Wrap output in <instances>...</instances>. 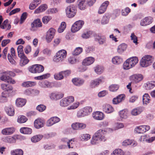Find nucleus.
Listing matches in <instances>:
<instances>
[{
  "label": "nucleus",
  "mask_w": 155,
  "mask_h": 155,
  "mask_svg": "<svg viewBox=\"0 0 155 155\" xmlns=\"http://www.w3.org/2000/svg\"><path fill=\"white\" fill-rule=\"evenodd\" d=\"M8 58L9 62L12 64L16 65V63L12 57L11 55L10 54H8Z\"/></svg>",
  "instance_id": "nucleus-61"
},
{
  "label": "nucleus",
  "mask_w": 155,
  "mask_h": 155,
  "mask_svg": "<svg viewBox=\"0 0 155 155\" xmlns=\"http://www.w3.org/2000/svg\"><path fill=\"white\" fill-rule=\"evenodd\" d=\"M103 109L105 112L107 114L111 113L114 110L113 107L111 105L109 104L105 105Z\"/></svg>",
  "instance_id": "nucleus-30"
},
{
  "label": "nucleus",
  "mask_w": 155,
  "mask_h": 155,
  "mask_svg": "<svg viewBox=\"0 0 155 155\" xmlns=\"http://www.w3.org/2000/svg\"><path fill=\"white\" fill-rule=\"evenodd\" d=\"M130 12V9L129 8L127 7L125 9L122 10L121 14L123 16H126L128 15Z\"/></svg>",
  "instance_id": "nucleus-56"
},
{
  "label": "nucleus",
  "mask_w": 155,
  "mask_h": 155,
  "mask_svg": "<svg viewBox=\"0 0 155 155\" xmlns=\"http://www.w3.org/2000/svg\"><path fill=\"white\" fill-rule=\"evenodd\" d=\"M15 130V128L14 127H7L3 129L1 132L4 135H10L13 134Z\"/></svg>",
  "instance_id": "nucleus-18"
},
{
  "label": "nucleus",
  "mask_w": 155,
  "mask_h": 155,
  "mask_svg": "<svg viewBox=\"0 0 155 155\" xmlns=\"http://www.w3.org/2000/svg\"><path fill=\"white\" fill-rule=\"evenodd\" d=\"M54 78L56 80H60L64 78V76L61 71L58 73L55 74L54 75Z\"/></svg>",
  "instance_id": "nucleus-48"
},
{
  "label": "nucleus",
  "mask_w": 155,
  "mask_h": 155,
  "mask_svg": "<svg viewBox=\"0 0 155 155\" xmlns=\"http://www.w3.org/2000/svg\"><path fill=\"white\" fill-rule=\"evenodd\" d=\"M26 103V100L24 99L19 98L16 101V104L18 107H22L24 106Z\"/></svg>",
  "instance_id": "nucleus-28"
},
{
  "label": "nucleus",
  "mask_w": 155,
  "mask_h": 155,
  "mask_svg": "<svg viewBox=\"0 0 155 155\" xmlns=\"http://www.w3.org/2000/svg\"><path fill=\"white\" fill-rule=\"evenodd\" d=\"M67 51L64 50H61L57 52L53 58V60L56 62L62 61L66 58Z\"/></svg>",
  "instance_id": "nucleus-3"
},
{
  "label": "nucleus",
  "mask_w": 155,
  "mask_h": 155,
  "mask_svg": "<svg viewBox=\"0 0 155 155\" xmlns=\"http://www.w3.org/2000/svg\"><path fill=\"white\" fill-rule=\"evenodd\" d=\"M44 123V121L43 119L39 118L35 121L34 126L36 128L39 129L43 126Z\"/></svg>",
  "instance_id": "nucleus-21"
},
{
  "label": "nucleus",
  "mask_w": 155,
  "mask_h": 155,
  "mask_svg": "<svg viewBox=\"0 0 155 155\" xmlns=\"http://www.w3.org/2000/svg\"><path fill=\"white\" fill-rule=\"evenodd\" d=\"M60 104L61 106L63 107H66L69 105L65 97L63 98L60 101Z\"/></svg>",
  "instance_id": "nucleus-50"
},
{
  "label": "nucleus",
  "mask_w": 155,
  "mask_h": 155,
  "mask_svg": "<svg viewBox=\"0 0 155 155\" xmlns=\"http://www.w3.org/2000/svg\"><path fill=\"white\" fill-rule=\"evenodd\" d=\"M84 24V21L80 20L76 21L72 25L71 31L74 33L79 30L82 27Z\"/></svg>",
  "instance_id": "nucleus-7"
},
{
  "label": "nucleus",
  "mask_w": 155,
  "mask_h": 155,
  "mask_svg": "<svg viewBox=\"0 0 155 155\" xmlns=\"http://www.w3.org/2000/svg\"><path fill=\"white\" fill-rule=\"evenodd\" d=\"M92 109L89 106L86 107L80 110L77 113L78 116H89L92 112Z\"/></svg>",
  "instance_id": "nucleus-6"
},
{
  "label": "nucleus",
  "mask_w": 155,
  "mask_h": 155,
  "mask_svg": "<svg viewBox=\"0 0 155 155\" xmlns=\"http://www.w3.org/2000/svg\"><path fill=\"white\" fill-rule=\"evenodd\" d=\"M153 18L151 17H146L141 21L140 25L142 26H146L151 24Z\"/></svg>",
  "instance_id": "nucleus-16"
},
{
  "label": "nucleus",
  "mask_w": 155,
  "mask_h": 155,
  "mask_svg": "<svg viewBox=\"0 0 155 155\" xmlns=\"http://www.w3.org/2000/svg\"><path fill=\"white\" fill-rule=\"evenodd\" d=\"M94 70L97 74H100L103 72L104 68L101 66L97 65L94 68Z\"/></svg>",
  "instance_id": "nucleus-40"
},
{
  "label": "nucleus",
  "mask_w": 155,
  "mask_h": 155,
  "mask_svg": "<svg viewBox=\"0 0 155 155\" xmlns=\"http://www.w3.org/2000/svg\"><path fill=\"white\" fill-rule=\"evenodd\" d=\"M73 83L75 85L80 86L82 85L84 83V81L80 78H75L72 80Z\"/></svg>",
  "instance_id": "nucleus-26"
},
{
  "label": "nucleus",
  "mask_w": 155,
  "mask_h": 155,
  "mask_svg": "<svg viewBox=\"0 0 155 155\" xmlns=\"http://www.w3.org/2000/svg\"><path fill=\"white\" fill-rule=\"evenodd\" d=\"M128 60L131 64L132 68L138 63V60L137 57H133L128 58Z\"/></svg>",
  "instance_id": "nucleus-32"
},
{
  "label": "nucleus",
  "mask_w": 155,
  "mask_h": 155,
  "mask_svg": "<svg viewBox=\"0 0 155 155\" xmlns=\"http://www.w3.org/2000/svg\"><path fill=\"white\" fill-rule=\"evenodd\" d=\"M104 114L100 111H94L92 113L93 116H103Z\"/></svg>",
  "instance_id": "nucleus-62"
},
{
  "label": "nucleus",
  "mask_w": 155,
  "mask_h": 155,
  "mask_svg": "<svg viewBox=\"0 0 155 155\" xmlns=\"http://www.w3.org/2000/svg\"><path fill=\"white\" fill-rule=\"evenodd\" d=\"M18 136L16 135H14L12 137H7L4 138V141L8 143H16L17 140L18 139Z\"/></svg>",
  "instance_id": "nucleus-14"
},
{
  "label": "nucleus",
  "mask_w": 155,
  "mask_h": 155,
  "mask_svg": "<svg viewBox=\"0 0 155 155\" xmlns=\"http://www.w3.org/2000/svg\"><path fill=\"white\" fill-rule=\"evenodd\" d=\"M42 26V23L40 20L37 19L34 20L31 24V30L33 31H36L38 30V28Z\"/></svg>",
  "instance_id": "nucleus-10"
},
{
  "label": "nucleus",
  "mask_w": 155,
  "mask_h": 155,
  "mask_svg": "<svg viewBox=\"0 0 155 155\" xmlns=\"http://www.w3.org/2000/svg\"><path fill=\"white\" fill-rule=\"evenodd\" d=\"M124 153L122 150L120 149L114 150L110 155H124Z\"/></svg>",
  "instance_id": "nucleus-42"
},
{
  "label": "nucleus",
  "mask_w": 155,
  "mask_h": 155,
  "mask_svg": "<svg viewBox=\"0 0 155 155\" xmlns=\"http://www.w3.org/2000/svg\"><path fill=\"white\" fill-rule=\"evenodd\" d=\"M130 38L133 41V42L134 43H135L136 45H137L138 43L137 38L135 35L134 34V33L131 34L130 36Z\"/></svg>",
  "instance_id": "nucleus-60"
},
{
  "label": "nucleus",
  "mask_w": 155,
  "mask_h": 155,
  "mask_svg": "<svg viewBox=\"0 0 155 155\" xmlns=\"http://www.w3.org/2000/svg\"><path fill=\"white\" fill-rule=\"evenodd\" d=\"M46 109V106L42 104H40L36 107L37 110L40 112H42L44 111Z\"/></svg>",
  "instance_id": "nucleus-53"
},
{
  "label": "nucleus",
  "mask_w": 155,
  "mask_h": 155,
  "mask_svg": "<svg viewBox=\"0 0 155 155\" xmlns=\"http://www.w3.org/2000/svg\"><path fill=\"white\" fill-rule=\"evenodd\" d=\"M79 103L78 102L73 104V105L68 107V110L74 109L77 108L79 106Z\"/></svg>",
  "instance_id": "nucleus-64"
},
{
  "label": "nucleus",
  "mask_w": 155,
  "mask_h": 155,
  "mask_svg": "<svg viewBox=\"0 0 155 155\" xmlns=\"http://www.w3.org/2000/svg\"><path fill=\"white\" fill-rule=\"evenodd\" d=\"M15 74L12 71H7V72H4L1 77L0 79L2 81L5 82H7L10 76H14Z\"/></svg>",
  "instance_id": "nucleus-12"
},
{
  "label": "nucleus",
  "mask_w": 155,
  "mask_h": 155,
  "mask_svg": "<svg viewBox=\"0 0 155 155\" xmlns=\"http://www.w3.org/2000/svg\"><path fill=\"white\" fill-rule=\"evenodd\" d=\"M66 27V23L64 22H62L58 29V32L59 33L63 32L65 29Z\"/></svg>",
  "instance_id": "nucleus-43"
},
{
  "label": "nucleus",
  "mask_w": 155,
  "mask_h": 155,
  "mask_svg": "<svg viewBox=\"0 0 155 155\" xmlns=\"http://www.w3.org/2000/svg\"><path fill=\"white\" fill-rule=\"evenodd\" d=\"M109 4L108 1H106L103 3L99 8L98 13L101 14H103L106 11L107 6Z\"/></svg>",
  "instance_id": "nucleus-19"
},
{
  "label": "nucleus",
  "mask_w": 155,
  "mask_h": 155,
  "mask_svg": "<svg viewBox=\"0 0 155 155\" xmlns=\"http://www.w3.org/2000/svg\"><path fill=\"white\" fill-rule=\"evenodd\" d=\"M119 86L116 84H112L109 87V90L112 92L117 91L119 88Z\"/></svg>",
  "instance_id": "nucleus-51"
},
{
  "label": "nucleus",
  "mask_w": 155,
  "mask_h": 155,
  "mask_svg": "<svg viewBox=\"0 0 155 155\" xmlns=\"http://www.w3.org/2000/svg\"><path fill=\"white\" fill-rule=\"evenodd\" d=\"M143 77L141 74H137L131 76L130 79L133 83L137 84L141 81L143 79Z\"/></svg>",
  "instance_id": "nucleus-8"
},
{
  "label": "nucleus",
  "mask_w": 155,
  "mask_h": 155,
  "mask_svg": "<svg viewBox=\"0 0 155 155\" xmlns=\"http://www.w3.org/2000/svg\"><path fill=\"white\" fill-rule=\"evenodd\" d=\"M82 48L81 47L77 48L73 51V54L75 55H78L82 52Z\"/></svg>",
  "instance_id": "nucleus-49"
},
{
  "label": "nucleus",
  "mask_w": 155,
  "mask_h": 155,
  "mask_svg": "<svg viewBox=\"0 0 155 155\" xmlns=\"http://www.w3.org/2000/svg\"><path fill=\"white\" fill-rule=\"evenodd\" d=\"M142 111V109L141 108H137L133 110L131 113L133 115L136 116L140 114Z\"/></svg>",
  "instance_id": "nucleus-47"
},
{
  "label": "nucleus",
  "mask_w": 155,
  "mask_h": 155,
  "mask_svg": "<svg viewBox=\"0 0 155 155\" xmlns=\"http://www.w3.org/2000/svg\"><path fill=\"white\" fill-rule=\"evenodd\" d=\"M55 31V29L52 28L48 30L46 36V39L48 42H50L51 41L54 35Z\"/></svg>",
  "instance_id": "nucleus-11"
},
{
  "label": "nucleus",
  "mask_w": 155,
  "mask_h": 155,
  "mask_svg": "<svg viewBox=\"0 0 155 155\" xmlns=\"http://www.w3.org/2000/svg\"><path fill=\"white\" fill-rule=\"evenodd\" d=\"M94 60V58L92 57H87L83 60L82 64L84 66H88L92 64Z\"/></svg>",
  "instance_id": "nucleus-20"
},
{
  "label": "nucleus",
  "mask_w": 155,
  "mask_h": 155,
  "mask_svg": "<svg viewBox=\"0 0 155 155\" xmlns=\"http://www.w3.org/2000/svg\"><path fill=\"white\" fill-rule=\"evenodd\" d=\"M23 46L21 45L18 46V47L17 51L19 57H21V56L24 54L23 49Z\"/></svg>",
  "instance_id": "nucleus-45"
},
{
  "label": "nucleus",
  "mask_w": 155,
  "mask_h": 155,
  "mask_svg": "<svg viewBox=\"0 0 155 155\" xmlns=\"http://www.w3.org/2000/svg\"><path fill=\"white\" fill-rule=\"evenodd\" d=\"M36 84V83L35 82L28 81L23 83L22 86L25 87H29L34 86Z\"/></svg>",
  "instance_id": "nucleus-38"
},
{
  "label": "nucleus",
  "mask_w": 155,
  "mask_h": 155,
  "mask_svg": "<svg viewBox=\"0 0 155 155\" xmlns=\"http://www.w3.org/2000/svg\"><path fill=\"white\" fill-rule=\"evenodd\" d=\"M110 17L106 15H104L102 18L101 23L102 25H106L108 23Z\"/></svg>",
  "instance_id": "nucleus-39"
},
{
  "label": "nucleus",
  "mask_w": 155,
  "mask_h": 155,
  "mask_svg": "<svg viewBox=\"0 0 155 155\" xmlns=\"http://www.w3.org/2000/svg\"><path fill=\"white\" fill-rule=\"evenodd\" d=\"M2 88L5 91H12V87L9 84H1Z\"/></svg>",
  "instance_id": "nucleus-37"
},
{
  "label": "nucleus",
  "mask_w": 155,
  "mask_h": 155,
  "mask_svg": "<svg viewBox=\"0 0 155 155\" xmlns=\"http://www.w3.org/2000/svg\"><path fill=\"white\" fill-rule=\"evenodd\" d=\"M65 98L67 100V102L68 103L69 105L71 103H73L74 101V98L72 96H69Z\"/></svg>",
  "instance_id": "nucleus-63"
},
{
  "label": "nucleus",
  "mask_w": 155,
  "mask_h": 155,
  "mask_svg": "<svg viewBox=\"0 0 155 155\" xmlns=\"http://www.w3.org/2000/svg\"><path fill=\"white\" fill-rule=\"evenodd\" d=\"M112 63L115 64H119L122 62V58L119 56H116L112 58Z\"/></svg>",
  "instance_id": "nucleus-27"
},
{
  "label": "nucleus",
  "mask_w": 155,
  "mask_h": 155,
  "mask_svg": "<svg viewBox=\"0 0 155 155\" xmlns=\"http://www.w3.org/2000/svg\"><path fill=\"white\" fill-rule=\"evenodd\" d=\"M127 45L123 43L119 45L117 48V52L118 54H121L125 51L127 48Z\"/></svg>",
  "instance_id": "nucleus-24"
},
{
  "label": "nucleus",
  "mask_w": 155,
  "mask_h": 155,
  "mask_svg": "<svg viewBox=\"0 0 155 155\" xmlns=\"http://www.w3.org/2000/svg\"><path fill=\"white\" fill-rule=\"evenodd\" d=\"M77 3L78 8L81 10H84L86 8V0H78Z\"/></svg>",
  "instance_id": "nucleus-23"
},
{
  "label": "nucleus",
  "mask_w": 155,
  "mask_h": 155,
  "mask_svg": "<svg viewBox=\"0 0 155 155\" xmlns=\"http://www.w3.org/2000/svg\"><path fill=\"white\" fill-rule=\"evenodd\" d=\"M80 138L81 141H87L90 139L91 136L88 134H84L81 135Z\"/></svg>",
  "instance_id": "nucleus-44"
},
{
  "label": "nucleus",
  "mask_w": 155,
  "mask_h": 155,
  "mask_svg": "<svg viewBox=\"0 0 155 155\" xmlns=\"http://www.w3.org/2000/svg\"><path fill=\"white\" fill-rule=\"evenodd\" d=\"M144 87L147 90L153 89L155 87V81H152L147 82L144 84Z\"/></svg>",
  "instance_id": "nucleus-22"
},
{
  "label": "nucleus",
  "mask_w": 155,
  "mask_h": 155,
  "mask_svg": "<svg viewBox=\"0 0 155 155\" xmlns=\"http://www.w3.org/2000/svg\"><path fill=\"white\" fill-rule=\"evenodd\" d=\"M44 70V66L41 64H36L32 65L28 68L29 71L33 73H39L42 72Z\"/></svg>",
  "instance_id": "nucleus-5"
},
{
  "label": "nucleus",
  "mask_w": 155,
  "mask_h": 155,
  "mask_svg": "<svg viewBox=\"0 0 155 155\" xmlns=\"http://www.w3.org/2000/svg\"><path fill=\"white\" fill-rule=\"evenodd\" d=\"M47 8V7L46 5L45 4L41 5L35 10L34 11V13L38 14L40 13L45 11Z\"/></svg>",
  "instance_id": "nucleus-29"
},
{
  "label": "nucleus",
  "mask_w": 155,
  "mask_h": 155,
  "mask_svg": "<svg viewBox=\"0 0 155 155\" xmlns=\"http://www.w3.org/2000/svg\"><path fill=\"white\" fill-rule=\"evenodd\" d=\"M153 57L150 55L143 56L141 59L140 64L143 67H146L151 65L153 62Z\"/></svg>",
  "instance_id": "nucleus-2"
},
{
  "label": "nucleus",
  "mask_w": 155,
  "mask_h": 155,
  "mask_svg": "<svg viewBox=\"0 0 155 155\" xmlns=\"http://www.w3.org/2000/svg\"><path fill=\"white\" fill-rule=\"evenodd\" d=\"M67 16L69 18L74 17L76 14L77 10L75 6L71 5L68 6L65 9Z\"/></svg>",
  "instance_id": "nucleus-4"
},
{
  "label": "nucleus",
  "mask_w": 155,
  "mask_h": 155,
  "mask_svg": "<svg viewBox=\"0 0 155 155\" xmlns=\"http://www.w3.org/2000/svg\"><path fill=\"white\" fill-rule=\"evenodd\" d=\"M21 133L25 134H30L32 132V129L29 128L24 127L21 128L20 129Z\"/></svg>",
  "instance_id": "nucleus-34"
},
{
  "label": "nucleus",
  "mask_w": 155,
  "mask_h": 155,
  "mask_svg": "<svg viewBox=\"0 0 155 155\" xmlns=\"http://www.w3.org/2000/svg\"><path fill=\"white\" fill-rule=\"evenodd\" d=\"M150 97L148 94H145L143 97V104H147L150 102Z\"/></svg>",
  "instance_id": "nucleus-35"
},
{
  "label": "nucleus",
  "mask_w": 155,
  "mask_h": 155,
  "mask_svg": "<svg viewBox=\"0 0 155 155\" xmlns=\"http://www.w3.org/2000/svg\"><path fill=\"white\" fill-rule=\"evenodd\" d=\"M27 12H25L22 13L20 18V24H21L24 22L25 20L27 18Z\"/></svg>",
  "instance_id": "nucleus-55"
},
{
  "label": "nucleus",
  "mask_w": 155,
  "mask_h": 155,
  "mask_svg": "<svg viewBox=\"0 0 155 155\" xmlns=\"http://www.w3.org/2000/svg\"><path fill=\"white\" fill-rule=\"evenodd\" d=\"M43 136L42 135L39 134L34 136L31 138V140L33 143H36L40 140Z\"/></svg>",
  "instance_id": "nucleus-33"
},
{
  "label": "nucleus",
  "mask_w": 155,
  "mask_h": 155,
  "mask_svg": "<svg viewBox=\"0 0 155 155\" xmlns=\"http://www.w3.org/2000/svg\"><path fill=\"white\" fill-rule=\"evenodd\" d=\"M5 110L8 115L12 116L14 114V109L12 106L6 107H5Z\"/></svg>",
  "instance_id": "nucleus-25"
},
{
  "label": "nucleus",
  "mask_w": 155,
  "mask_h": 155,
  "mask_svg": "<svg viewBox=\"0 0 155 155\" xmlns=\"http://www.w3.org/2000/svg\"><path fill=\"white\" fill-rule=\"evenodd\" d=\"M94 40L100 45H107L106 44V39L104 36L96 35L94 36Z\"/></svg>",
  "instance_id": "nucleus-15"
},
{
  "label": "nucleus",
  "mask_w": 155,
  "mask_h": 155,
  "mask_svg": "<svg viewBox=\"0 0 155 155\" xmlns=\"http://www.w3.org/2000/svg\"><path fill=\"white\" fill-rule=\"evenodd\" d=\"M50 77V74L47 73L45 74L36 77L35 78H37L38 80H42L47 78Z\"/></svg>",
  "instance_id": "nucleus-58"
},
{
  "label": "nucleus",
  "mask_w": 155,
  "mask_h": 155,
  "mask_svg": "<svg viewBox=\"0 0 155 155\" xmlns=\"http://www.w3.org/2000/svg\"><path fill=\"white\" fill-rule=\"evenodd\" d=\"M28 120L26 117H18L17 122L19 123L22 124L26 122Z\"/></svg>",
  "instance_id": "nucleus-52"
},
{
  "label": "nucleus",
  "mask_w": 155,
  "mask_h": 155,
  "mask_svg": "<svg viewBox=\"0 0 155 155\" xmlns=\"http://www.w3.org/2000/svg\"><path fill=\"white\" fill-rule=\"evenodd\" d=\"M144 128L143 125H141L138 127H136L135 129V131L138 134H143L144 133Z\"/></svg>",
  "instance_id": "nucleus-41"
},
{
  "label": "nucleus",
  "mask_w": 155,
  "mask_h": 155,
  "mask_svg": "<svg viewBox=\"0 0 155 155\" xmlns=\"http://www.w3.org/2000/svg\"><path fill=\"white\" fill-rule=\"evenodd\" d=\"M11 155H23V151L21 149H16L11 151Z\"/></svg>",
  "instance_id": "nucleus-36"
},
{
  "label": "nucleus",
  "mask_w": 155,
  "mask_h": 155,
  "mask_svg": "<svg viewBox=\"0 0 155 155\" xmlns=\"http://www.w3.org/2000/svg\"><path fill=\"white\" fill-rule=\"evenodd\" d=\"M23 55V56H21V57H19L21 58L20 63V65L21 66L26 64L29 62V60L25 56V54H24Z\"/></svg>",
  "instance_id": "nucleus-31"
},
{
  "label": "nucleus",
  "mask_w": 155,
  "mask_h": 155,
  "mask_svg": "<svg viewBox=\"0 0 155 155\" xmlns=\"http://www.w3.org/2000/svg\"><path fill=\"white\" fill-rule=\"evenodd\" d=\"M104 81V78L103 77H100L97 79L92 81L90 83V87L93 88L97 86L99 84Z\"/></svg>",
  "instance_id": "nucleus-13"
},
{
  "label": "nucleus",
  "mask_w": 155,
  "mask_h": 155,
  "mask_svg": "<svg viewBox=\"0 0 155 155\" xmlns=\"http://www.w3.org/2000/svg\"><path fill=\"white\" fill-rule=\"evenodd\" d=\"M104 130L100 129L97 130L93 135L91 140V143L95 145L99 143L101 141L104 142L107 140L105 137Z\"/></svg>",
  "instance_id": "nucleus-1"
},
{
  "label": "nucleus",
  "mask_w": 155,
  "mask_h": 155,
  "mask_svg": "<svg viewBox=\"0 0 155 155\" xmlns=\"http://www.w3.org/2000/svg\"><path fill=\"white\" fill-rule=\"evenodd\" d=\"M51 19V17L49 16H45L43 17L42 19V22L43 23L47 24Z\"/></svg>",
  "instance_id": "nucleus-59"
},
{
  "label": "nucleus",
  "mask_w": 155,
  "mask_h": 155,
  "mask_svg": "<svg viewBox=\"0 0 155 155\" xmlns=\"http://www.w3.org/2000/svg\"><path fill=\"white\" fill-rule=\"evenodd\" d=\"M64 96V94L60 92H55L52 93L49 95V97L52 100L57 101L62 98Z\"/></svg>",
  "instance_id": "nucleus-9"
},
{
  "label": "nucleus",
  "mask_w": 155,
  "mask_h": 155,
  "mask_svg": "<svg viewBox=\"0 0 155 155\" xmlns=\"http://www.w3.org/2000/svg\"><path fill=\"white\" fill-rule=\"evenodd\" d=\"M74 138L68 140V141L67 142V145L69 148H73L74 145L73 144V143H74Z\"/></svg>",
  "instance_id": "nucleus-57"
},
{
  "label": "nucleus",
  "mask_w": 155,
  "mask_h": 155,
  "mask_svg": "<svg viewBox=\"0 0 155 155\" xmlns=\"http://www.w3.org/2000/svg\"><path fill=\"white\" fill-rule=\"evenodd\" d=\"M132 68V66L127 59L123 64V68L124 69L127 70Z\"/></svg>",
  "instance_id": "nucleus-46"
},
{
  "label": "nucleus",
  "mask_w": 155,
  "mask_h": 155,
  "mask_svg": "<svg viewBox=\"0 0 155 155\" xmlns=\"http://www.w3.org/2000/svg\"><path fill=\"white\" fill-rule=\"evenodd\" d=\"M129 112L126 109H124L119 112V115L120 116H126L128 115Z\"/></svg>",
  "instance_id": "nucleus-54"
},
{
  "label": "nucleus",
  "mask_w": 155,
  "mask_h": 155,
  "mask_svg": "<svg viewBox=\"0 0 155 155\" xmlns=\"http://www.w3.org/2000/svg\"><path fill=\"white\" fill-rule=\"evenodd\" d=\"M125 98V95L124 94L118 95L116 98L113 99V103L114 104H117L124 100Z\"/></svg>",
  "instance_id": "nucleus-17"
}]
</instances>
